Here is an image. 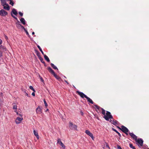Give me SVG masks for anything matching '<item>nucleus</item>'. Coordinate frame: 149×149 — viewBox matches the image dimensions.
<instances>
[{"label":"nucleus","instance_id":"f257e3e1","mask_svg":"<svg viewBox=\"0 0 149 149\" xmlns=\"http://www.w3.org/2000/svg\"><path fill=\"white\" fill-rule=\"evenodd\" d=\"M106 115H105L104 116L103 118L107 120H109V119H111L110 122L112 121L111 119H113V116L111 115L110 112L108 111H107L106 113Z\"/></svg>","mask_w":149,"mask_h":149},{"label":"nucleus","instance_id":"f03ea898","mask_svg":"<svg viewBox=\"0 0 149 149\" xmlns=\"http://www.w3.org/2000/svg\"><path fill=\"white\" fill-rule=\"evenodd\" d=\"M47 70L49 72L51 73L58 80H60L61 79V77L57 75L55 73L54 71L50 67H48Z\"/></svg>","mask_w":149,"mask_h":149},{"label":"nucleus","instance_id":"7ed1b4c3","mask_svg":"<svg viewBox=\"0 0 149 149\" xmlns=\"http://www.w3.org/2000/svg\"><path fill=\"white\" fill-rule=\"evenodd\" d=\"M69 127L71 130H77V126L76 125L73 124L71 121H69Z\"/></svg>","mask_w":149,"mask_h":149},{"label":"nucleus","instance_id":"20e7f679","mask_svg":"<svg viewBox=\"0 0 149 149\" xmlns=\"http://www.w3.org/2000/svg\"><path fill=\"white\" fill-rule=\"evenodd\" d=\"M94 106L99 111H100L101 110L102 111V113L103 115H104V116H105V111L103 108L96 104H94Z\"/></svg>","mask_w":149,"mask_h":149},{"label":"nucleus","instance_id":"39448f33","mask_svg":"<svg viewBox=\"0 0 149 149\" xmlns=\"http://www.w3.org/2000/svg\"><path fill=\"white\" fill-rule=\"evenodd\" d=\"M76 93L80 96L82 98L85 97L86 98L87 97L86 95L84 94L83 93L79 92V91H77Z\"/></svg>","mask_w":149,"mask_h":149},{"label":"nucleus","instance_id":"423d86ee","mask_svg":"<svg viewBox=\"0 0 149 149\" xmlns=\"http://www.w3.org/2000/svg\"><path fill=\"white\" fill-rule=\"evenodd\" d=\"M7 12L6 11H5L4 10L2 9L0 10V15L3 16H5L6 15H7Z\"/></svg>","mask_w":149,"mask_h":149},{"label":"nucleus","instance_id":"0eeeda50","mask_svg":"<svg viewBox=\"0 0 149 149\" xmlns=\"http://www.w3.org/2000/svg\"><path fill=\"white\" fill-rule=\"evenodd\" d=\"M135 141L138 144H139L140 146H143V141L142 139L141 138H139L138 139H137Z\"/></svg>","mask_w":149,"mask_h":149},{"label":"nucleus","instance_id":"6e6552de","mask_svg":"<svg viewBox=\"0 0 149 149\" xmlns=\"http://www.w3.org/2000/svg\"><path fill=\"white\" fill-rule=\"evenodd\" d=\"M121 130L124 133H126V132H129L128 129L125 126L122 125L121 126Z\"/></svg>","mask_w":149,"mask_h":149},{"label":"nucleus","instance_id":"1a4fd4ad","mask_svg":"<svg viewBox=\"0 0 149 149\" xmlns=\"http://www.w3.org/2000/svg\"><path fill=\"white\" fill-rule=\"evenodd\" d=\"M57 143H58L59 144H60L62 147L63 149H65V146L62 143V141H61V140L58 138L57 140Z\"/></svg>","mask_w":149,"mask_h":149},{"label":"nucleus","instance_id":"9d476101","mask_svg":"<svg viewBox=\"0 0 149 149\" xmlns=\"http://www.w3.org/2000/svg\"><path fill=\"white\" fill-rule=\"evenodd\" d=\"M85 133L88 135L90 136L91 138L93 139L94 138V137L93 135V134L91 133L88 130H86L85 131Z\"/></svg>","mask_w":149,"mask_h":149},{"label":"nucleus","instance_id":"9b49d317","mask_svg":"<svg viewBox=\"0 0 149 149\" xmlns=\"http://www.w3.org/2000/svg\"><path fill=\"white\" fill-rule=\"evenodd\" d=\"M13 109H15V111L16 113L17 114L19 115L20 116H21V115L18 112H17L16 110H17V106H16V104L15 103H14L13 104Z\"/></svg>","mask_w":149,"mask_h":149},{"label":"nucleus","instance_id":"f8f14e48","mask_svg":"<svg viewBox=\"0 0 149 149\" xmlns=\"http://www.w3.org/2000/svg\"><path fill=\"white\" fill-rule=\"evenodd\" d=\"M23 118H22L17 117L15 120V123L17 124H19L21 121L22 120Z\"/></svg>","mask_w":149,"mask_h":149},{"label":"nucleus","instance_id":"ddd939ff","mask_svg":"<svg viewBox=\"0 0 149 149\" xmlns=\"http://www.w3.org/2000/svg\"><path fill=\"white\" fill-rule=\"evenodd\" d=\"M13 14L15 15H17V12L15 8H13L11 12V15L12 16H13Z\"/></svg>","mask_w":149,"mask_h":149},{"label":"nucleus","instance_id":"4468645a","mask_svg":"<svg viewBox=\"0 0 149 149\" xmlns=\"http://www.w3.org/2000/svg\"><path fill=\"white\" fill-rule=\"evenodd\" d=\"M129 134L134 139L135 141L137 139V137L133 133H130Z\"/></svg>","mask_w":149,"mask_h":149},{"label":"nucleus","instance_id":"2eb2a0df","mask_svg":"<svg viewBox=\"0 0 149 149\" xmlns=\"http://www.w3.org/2000/svg\"><path fill=\"white\" fill-rule=\"evenodd\" d=\"M36 112L37 113L40 114L41 113V109L38 106L36 109Z\"/></svg>","mask_w":149,"mask_h":149},{"label":"nucleus","instance_id":"dca6fc26","mask_svg":"<svg viewBox=\"0 0 149 149\" xmlns=\"http://www.w3.org/2000/svg\"><path fill=\"white\" fill-rule=\"evenodd\" d=\"M3 6V8L7 10H9V6L7 4H6L4 5H2Z\"/></svg>","mask_w":149,"mask_h":149},{"label":"nucleus","instance_id":"f3484780","mask_svg":"<svg viewBox=\"0 0 149 149\" xmlns=\"http://www.w3.org/2000/svg\"><path fill=\"white\" fill-rule=\"evenodd\" d=\"M111 120L112 121L110 122H111L114 125H116V124H118V122L116 120H114L113 118V119H111Z\"/></svg>","mask_w":149,"mask_h":149},{"label":"nucleus","instance_id":"a211bd4d","mask_svg":"<svg viewBox=\"0 0 149 149\" xmlns=\"http://www.w3.org/2000/svg\"><path fill=\"white\" fill-rule=\"evenodd\" d=\"M88 102H89L90 103H91V104H94V102L92 101V100L91 99L88 97H87L86 98Z\"/></svg>","mask_w":149,"mask_h":149},{"label":"nucleus","instance_id":"6ab92c4d","mask_svg":"<svg viewBox=\"0 0 149 149\" xmlns=\"http://www.w3.org/2000/svg\"><path fill=\"white\" fill-rule=\"evenodd\" d=\"M33 133L34 135L38 139H39V136L38 132L35 130H34Z\"/></svg>","mask_w":149,"mask_h":149},{"label":"nucleus","instance_id":"aec40b11","mask_svg":"<svg viewBox=\"0 0 149 149\" xmlns=\"http://www.w3.org/2000/svg\"><path fill=\"white\" fill-rule=\"evenodd\" d=\"M44 55V58L45 59L46 61H47V62H49L50 60H49V58L45 54H44V55Z\"/></svg>","mask_w":149,"mask_h":149},{"label":"nucleus","instance_id":"412c9836","mask_svg":"<svg viewBox=\"0 0 149 149\" xmlns=\"http://www.w3.org/2000/svg\"><path fill=\"white\" fill-rule=\"evenodd\" d=\"M20 21L24 25L26 24V22L24 19L23 18H22L20 19Z\"/></svg>","mask_w":149,"mask_h":149},{"label":"nucleus","instance_id":"4be33fe9","mask_svg":"<svg viewBox=\"0 0 149 149\" xmlns=\"http://www.w3.org/2000/svg\"><path fill=\"white\" fill-rule=\"evenodd\" d=\"M39 59L40 60V61L42 63H43L44 64V65L45 66L46 65V63H45V62L43 61V58L41 57H39Z\"/></svg>","mask_w":149,"mask_h":149},{"label":"nucleus","instance_id":"5701e85b","mask_svg":"<svg viewBox=\"0 0 149 149\" xmlns=\"http://www.w3.org/2000/svg\"><path fill=\"white\" fill-rule=\"evenodd\" d=\"M51 65L52 66V67L55 70H58V69L57 67L55 66L53 63H51Z\"/></svg>","mask_w":149,"mask_h":149},{"label":"nucleus","instance_id":"b1692460","mask_svg":"<svg viewBox=\"0 0 149 149\" xmlns=\"http://www.w3.org/2000/svg\"><path fill=\"white\" fill-rule=\"evenodd\" d=\"M1 4L2 5H4L6 4V0H0Z\"/></svg>","mask_w":149,"mask_h":149},{"label":"nucleus","instance_id":"393cba45","mask_svg":"<svg viewBox=\"0 0 149 149\" xmlns=\"http://www.w3.org/2000/svg\"><path fill=\"white\" fill-rule=\"evenodd\" d=\"M112 129L113 131H114L116 132V133H117L119 136H120V137L121 136V135L118 132V131L116 130H115L113 128H112Z\"/></svg>","mask_w":149,"mask_h":149},{"label":"nucleus","instance_id":"a878e982","mask_svg":"<svg viewBox=\"0 0 149 149\" xmlns=\"http://www.w3.org/2000/svg\"><path fill=\"white\" fill-rule=\"evenodd\" d=\"M35 52H36V54L37 55L38 57V58H39V57H41L40 55V52H39L38 51H37V50H35Z\"/></svg>","mask_w":149,"mask_h":149},{"label":"nucleus","instance_id":"bb28decb","mask_svg":"<svg viewBox=\"0 0 149 149\" xmlns=\"http://www.w3.org/2000/svg\"><path fill=\"white\" fill-rule=\"evenodd\" d=\"M2 49L3 51H6V48L2 45L0 46V49Z\"/></svg>","mask_w":149,"mask_h":149},{"label":"nucleus","instance_id":"cd10ccee","mask_svg":"<svg viewBox=\"0 0 149 149\" xmlns=\"http://www.w3.org/2000/svg\"><path fill=\"white\" fill-rule=\"evenodd\" d=\"M37 46L38 47V49H39V50L42 53V54L43 55H44V52H43V51H42V49L41 48V47H40L38 45H37Z\"/></svg>","mask_w":149,"mask_h":149},{"label":"nucleus","instance_id":"c85d7f7f","mask_svg":"<svg viewBox=\"0 0 149 149\" xmlns=\"http://www.w3.org/2000/svg\"><path fill=\"white\" fill-rule=\"evenodd\" d=\"M19 22L18 21V22L16 23V25L17 26V27L18 28H20V27H21V25L19 24Z\"/></svg>","mask_w":149,"mask_h":149},{"label":"nucleus","instance_id":"c756f323","mask_svg":"<svg viewBox=\"0 0 149 149\" xmlns=\"http://www.w3.org/2000/svg\"><path fill=\"white\" fill-rule=\"evenodd\" d=\"M14 2L13 0H10V5L13 6L14 5Z\"/></svg>","mask_w":149,"mask_h":149},{"label":"nucleus","instance_id":"7c9ffc66","mask_svg":"<svg viewBox=\"0 0 149 149\" xmlns=\"http://www.w3.org/2000/svg\"><path fill=\"white\" fill-rule=\"evenodd\" d=\"M129 146L131 148H132L133 149H136L135 147L134 146H133V145L132 143H130L129 144Z\"/></svg>","mask_w":149,"mask_h":149},{"label":"nucleus","instance_id":"2f4dec72","mask_svg":"<svg viewBox=\"0 0 149 149\" xmlns=\"http://www.w3.org/2000/svg\"><path fill=\"white\" fill-rule=\"evenodd\" d=\"M29 88L31 89L33 91V92H35V89L33 88V87L32 86H30L29 87Z\"/></svg>","mask_w":149,"mask_h":149},{"label":"nucleus","instance_id":"473e14b6","mask_svg":"<svg viewBox=\"0 0 149 149\" xmlns=\"http://www.w3.org/2000/svg\"><path fill=\"white\" fill-rule=\"evenodd\" d=\"M44 104H45V107H47L48 105H47V104L45 100H44Z\"/></svg>","mask_w":149,"mask_h":149},{"label":"nucleus","instance_id":"72a5a7b5","mask_svg":"<svg viewBox=\"0 0 149 149\" xmlns=\"http://www.w3.org/2000/svg\"><path fill=\"white\" fill-rule=\"evenodd\" d=\"M4 37H5V39L7 40V41L8 42V38L6 35H4Z\"/></svg>","mask_w":149,"mask_h":149},{"label":"nucleus","instance_id":"f704fd0d","mask_svg":"<svg viewBox=\"0 0 149 149\" xmlns=\"http://www.w3.org/2000/svg\"><path fill=\"white\" fill-rule=\"evenodd\" d=\"M19 13L20 16H22L23 15V13H22L21 12H19Z\"/></svg>","mask_w":149,"mask_h":149},{"label":"nucleus","instance_id":"c9c22d12","mask_svg":"<svg viewBox=\"0 0 149 149\" xmlns=\"http://www.w3.org/2000/svg\"><path fill=\"white\" fill-rule=\"evenodd\" d=\"M26 33V34L29 37H30V36L29 35L28 32L27 31H26L25 32Z\"/></svg>","mask_w":149,"mask_h":149},{"label":"nucleus","instance_id":"e433bc0d","mask_svg":"<svg viewBox=\"0 0 149 149\" xmlns=\"http://www.w3.org/2000/svg\"><path fill=\"white\" fill-rule=\"evenodd\" d=\"M117 148L118 149H122V148H121V147L120 146H119V145H118L117 146Z\"/></svg>","mask_w":149,"mask_h":149},{"label":"nucleus","instance_id":"4c0bfd02","mask_svg":"<svg viewBox=\"0 0 149 149\" xmlns=\"http://www.w3.org/2000/svg\"><path fill=\"white\" fill-rule=\"evenodd\" d=\"M2 56V52L1 51H0V57H1Z\"/></svg>","mask_w":149,"mask_h":149},{"label":"nucleus","instance_id":"58836bf2","mask_svg":"<svg viewBox=\"0 0 149 149\" xmlns=\"http://www.w3.org/2000/svg\"><path fill=\"white\" fill-rule=\"evenodd\" d=\"M13 18H14L16 20H17V17H15V16L13 15V16H12Z\"/></svg>","mask_w":149,"mask_h":149},{"label":"nucleus","instance_id":"ea45409f","mask_svg":"<svg viewBox=\"0 0 149 149\" xmlns=\"http://www.w3.org/2000/svg\"><path fill=\"white\" fill-rule=\"evenodd\" d=\"M32 95L34 96H35V93H34V92L32 93Z\"/></svg>","mask_w":149,"mask_h":149},{"label":"nucleus","instance_id":"a19ab883","mask_svg":"<svg viewBox=\"0 0 149 149\" xmlns=\"http://www.w3.org/2000/svg\"><path fill=\"white\" fill-rule=\"evenodd\" d=\"M106 147H107L108 148H109V145H108V143H106Z\"/></svg>","mask_w":149,"mask_h":149},{"label":"nucleus","instance_id":"79ce46f5","mask_svg":"<svg viewBox=\"0 0 149 149\" xmlns=\"http://www.w3.org/2000/svg\"><path fill=\"white\" fill-rule=\"evenodd\" d=\"M2 43V41L1 40H0V45H1Z\"/></svg>","mask_w":149,"mask_h":149},{"label":"nucleus","instance_id":"37998d69","mask_svg":"<svg viewBox=\"0 0 149 149\" xmlns=\"http://www.w3.org/2000/svg\"><path fill=\"white\" fill-rule=\"evenodd\" d=\"M40 80L42 82H43L44 81L42 77L40 78Z\"/></svg>","mask_w":149,"mask_h":149},{"label":"nucleus","instance_id":"c03bdc74","mask_svg":"<svg viewBox=\"0 0 149 149\" xmlns=\"http://www.w3.org/2000/svg\"><path fill=\"white\" fill-rule=\"evenodd\" d=\"M64 81H65V82H66V83L68 84H69V83H68V82L66 80H65Z\"/></svg>","mask_w":149,"mask_h":149},{"label":"nucleus","instance_id":"a18cd8bd","mask_svg":"<svg viewBox=\"0 0 149 149\" xmlns=\"http://www.w3.org/2000/svg\"><path fill=\"white\" fill-rule=\"evenodd\" d=\"M117 127L120 130H121V127L120 128V127H118V126H117Z\"/></svg>","mask_w":149,"mask_h":149},{"label":"nucleus","instance_id":"49530a36","mask_svg":"<svg viewBox=\"0 0 149 149\" xmlns=\"http://www.w3.org/2000/svg\"><path fill=\"white\" fill-rule=\"evenodd\" d=\"M26 95L27 96H28V94L26 92Z\"/></svg>","mask_w":149,"mask_h":149},{"label":"nucleus","instance_id":"de8ad7c7","mask_svg":"<svg viewBox=\"0 0 149 149\" xmlns=\"http://www.w3.org/2000/svg\"><path fill=\"white\" fill-rule=\"evenodd\" d=\"M21 27L22 29H23V28L24 27L23 26L21 25Z\"/></svg>","mask_w":149,"mask_h":149},{"label":"nucleus","instance_id":"09e8293b","mask_svg":"<svg viewBox=\"0 0 149 149\" xmlns=\"http://www.w3.org/2000/svg\"><path fill=\"white\" fill-rule=\"evenodd\" d=\"M35 33L34 32H33L32 33V35H34V34Z\"/></svg>","mask_w":149,"mask_h":149},{"label":"nucleus","instance_id":"8fccbe9b","mask_svg":"<svg viewBox=\"0 0 149 149\" xmlns=\"http://www.w3.org/2000/svg\"><path fill=\"white\" fill-rule=\"evenodd\" d=\"M24 31L25 32L26 31H27V30H26V29H25V28H24Z\"/></svg>","mask_w":149,"mask_h":149},{"label":"nucleus","instance_id":"3c124183","mask_svg":"<svg viewBox=\"0 0 149 149\" xmlns=\"http://www.w3.org/2000/svg\"><path fill=\"white\" fill-rule=\"evenodd\" d=\"M126 135H128V134L127 133V132H126V133H125Z\"/></svg>","mask_w":149,"mask_h":149},{"label":"nucleus","instance_id":"603ef678","mask_svg":"<svg viewBox=\"0 0 149 149\" xmlns=\"http://www.w3.org/2000/svg\"><path fill=\"white\" fill-rule=\"evenodd\" d=\"M49 110L48 109H47L46 111H48Z\"/></svg>","mask_w":149,"mask_h":149},{"label":"nucleus","instance_id":"864d4df0","mask_svg":"<svg viewBox=\"0 0 149 149\" xmlns=\"http://www.w3.org/2000/svg\"><path fill=\"white\" fill-rule=\"evenodd\" d=\"M24 28H25L24 27L23 28V29H24Z\"/></svg>","mask_w":149,"mask_h":149}]
</instances>
